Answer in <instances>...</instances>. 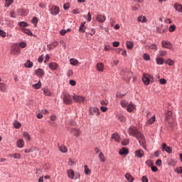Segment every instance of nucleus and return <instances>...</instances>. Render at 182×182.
Here are the masks:
<instances>
[{"label": "nucleus", "instance_id": "34", "mask_svg": "<svg viewBox=\"0 0 182 182\" xmlns=\"http://www.w3.org/2000/svg\"><path fill=\"white\" fill-rule=\"evenodd\" d=\"M117 119L119 120V122H122V123H124V122H126V117L119 114L117 116Z\"/></svg>", "mask_w": 182, "mask_h": 182}, {"label": "nucleus", "instance_id": "14", "mask_svg": "<svg viewBox=\"0 0 182 182\" xmlns=\"http://www.w3.org/2000/svg\"><path fill=\"white\" fill-rule=\"evenodd\" d=\"M6 90H8V85L4 82H0V92L5 93L6 92Z\"/></svg>", "mask_w": 182, "mask_h": 182}, {"label": "nucleus", "instance_id": "57", "mask_svg": "<svg viewBox=\"0 0 182 182\" xmlns=\"http://www.w3.org/2000/svg\"><path fill=\"white\" fill-rule=\"evenodd\" d=\"M151 171H152L154 173H156V171H159V168H157V166H152L151 167Z\"/></svg>", "mask_w": 182, "mask_h": 182}, {"label": "nucleus", "instance_id": "6", "mask_svg": "<svg viewBox=\"0 0 182 182\" xmlns=\"http://www.w3.org/2000/svg\"><path fill=\"white\" fill-rule=\"evenodd\" d=\"M50 14L53 15V16H56V15H59V12H60V9L59 7L56 6H53L50 9H49Z\"/></svg>", "mask_w": 182, "mask_h": 182}, {"label": "nucleus", "instance_id": "29", "mask_svg": "<svg viewBox=\"0 0 182 182\" xmlns=\"http://www.w3.org/2000/svg\"><path fill=\"white\" fill-rule=\"evenodd\" d=\"M24 66L28 69H31V68L33 66V63L28 60L25 63Z\"/></svg>", "mask_w": 182, "mask_h": 182}, {"label": "nucleus", "instance_id": "61", "mask_svg": "<svg viewBox=\"0 0 182 182\" xmlns=\"http://www.w3.org/2000/svg\"><path fill=\"white\" fill-rule=\"evenodd\" d=\"M70 85H71V86H76V81H75V80H70Z\"/></svg>", "mask_w": 182, "mask_h": 182}, {"label": "nucleus", "instance_id": "50", "mask_svg": "<svg viewBox=\"0 0 182 182\" xmlns=\"http://www.w3.org/2000/svg\"><path fill=\"white\" fill-rule=\"evenodd\" d=\"M84 168H85V173L87 176L90 173V169H89V168H87V165H85Z\"/></svg>", "mask_w": 182, "mask_h": 182}, {"label": "nucleus", "instance_id": "15", "mask_svg": "<svg viewBox=\"0 0 182 182\" xmlns=\"http://www.w3.org/2000/svg\"><path fill=\"white\" fill-rule=\"evenodd\" d=\"M119 154L120 156H127V154H129V149L126 147H123L122 149H121L119 150Z\"/></svg>", "mask_w": 182, "mask_h": 182}, {"label": "nucleus", "instance_id": "2", "mask_svg": "<svg viewBox=\"0 0 182 182\" xmlns=\"http://www.w3.org/2000/svg\"><path fill=\"white\" fill-rule=\"evenodd\" d=\"M67 176L71 180H77V178H80V173L79 172H75L73 169H68L67 171Z\"/></svg>", "mask_w": 182, "mask_h": 182}, {"label": "nucleus", "instance_id": "45", "mask_svg": "<svg viewBox=\"0 0 182 182\" xmlns=\"http://www.w3.org/2000/svg\"><path fill=\"white\" fill-rule=\"evenodd\" d=\"M99 158L100 159V161H102V163H105V161H106V160L104 159L105 158V155L103 154L102 152L100 153Z\"/></svg>", "mask_w": 182, "mask_h": 182}, {"label": "nucleus", "instance_id": "43", "mask_svg": "<svg viewBox=\"0 0 182 182\" xmlns=\"http://www.w3.org/2000/svg\"><path fill=\"white\" fill-rule=\"evenodd\" d=\"M14 126L15 129H21V127L22 126V124H21V123H19L18 121H15L14 122Z\"/></svg>", "mask_w": 182, "mask_h": 182}, {"label": "nucleus", "instance_id": "46", "mask_svg": "<svg viewBox=\"0 0 182 182\" xmlns=\"http://www.w3.org/2000/svg\"><path fill=\"white\" fill-rule=\"evenodd\" d=\"M127 49H133V43L132 41H127Z\"/></svg>", "mask_w": 182, "mask_h": 182}, {"label": "nucleus", "instance_id": "20", "mask_svg": "<svg viewBox=\"0 0 182 182\" xmlns=\"http://www.w3.org/2000/svg\"><path fill=\"white\" fill-rule=\"evenodd\" d=\"M97 22L103 23L106 21V16L105 15L99 14L97 16Z\"/></svg>", "mask_w": 182, "mask_h": 182}, {"label": "nucleus", "instance_id": "41", "mask_svg": "<svg viewBox=\"0 0 182 182\" xmlns=\"http://www.w3.org/2000/svg\"><path fill=\"white\" fill-rule=\"evenodd\" d=\"M156 122V116H153L151 119H149L147 122L148 124H153Z\"/></svg>", "mask_w": 182, "mask_h": 182}, {"label": "nucleus", "instance_id": "38", "mask_svg": "<svg viewBox=\"0 0 182 182\" xmlns=\"http://www.w3.org/2000/svg\"><path fill=\"white\" fill-rule=\"evenodd\" d=\"M165 63L166 65H168L169 66H173V65H174V60L168 58L166 60Z\"/></svg>", "mask_w": 182, "mask_h": 182}, {"label": "nucleus", "instance_id": "52", "mask_svg": "<svg viewBox=\"0 0 182 182\" xmlns=\"http://www.w3.org/2000/svg\"><path fill=\"white\" fill-rule=\"evenodd\" d=\"M143 58L144 59V60H150V55H149V54L147 53H144L143 55Z\"/></svg>", "mask_w": 182, "mask_h": 182}, {"label": "nucleus", "instance_id": "30", "mask_svg": "<svg viewBox=\"0 0 182 182\" xmlns=\"http://www.w3.org/2000/svg\"><path fill=\"white\" fill-rule=\"evenodd\" d=\"M127 112H129V113H132V112H133V110H134V105L130 103L128 105V107L127 108Z\"/></svg>", "mask_w": 182, "mask_h": 182}, {"label": "nucleus", "instance_id": "8", "mask_svg": "<svg viewBox=\"0 0 182 182\" xmlns=\"http://www.w3.org/2000/svg\"><path fill=\"white\" fill-rule=\"evenodd\" d=\"M161 150L162 151H166L168 154H171L173 153V148H171V146H167V144L166 143L162 144Z\"/></svg>", "mask_w": 182, "mask_h": 182}, {"label": "nucleus", "instance_id": "26", "mask_svg": "<svg viewBox=\"0 0 182 182\" xmlns=\"http://www.w3.org/2000/svg\"><path fill=\"white\" fill-rule=\"evenodd\" d=\"M85 24H86V22L81 23L80 26L79 28L80 32H82L83 33L86 32V27H85Z\"/></svg>", "mask_w": 182, "mask_h": 182}, {"label": "nucleus", "instance_id": "16", "mask_svg": "<svg viewBox=\"0 0 182 182\" xmlns=\"http://www.w3.org/2000/svg\"><path fill=\"white\" fill-rule=\"evenodd\" d=\"M168 166H171V167H174L176 164H177V161L173 159H168L166 161Z\"/></svg>", "mask_w": 182, "mask_h": 182}, {"label": "nucleus", "instance_id": "54", "mask_svg": "<svg viewBox=\"0 0 182 182\" xmlns=\"http://www.w3.org/2000/svg\"><path fill=\"white\" fill-rule=\"evenodd\" d=\"M149 49H153L154 50H157V46H156V44L152 43L149 46Z\"/></svg>", "mask_w": 182, "mask_h": 182}, {"label": "nucleus", "instance_id": "12", "mask_svg": "<svg viewBox=\"0 0 182 182\" xmlns=\"http://www.w3.org/2000/svg\"><path fill=\"white\" fill-rule=\"evenodd\" d=\"M134 154L135 157H137L138 159H141L143 156H144V151L141 149H138L135 151Z\"/></svg>", "mask_w": 182, "mask_h": 182}, {"label": "nucleus", "instance_id": "13", "mask_svg": "<svg viewBox=\"0 0 182 182\" xmlns=\"http://www.w3.org/2000/svg\"><path fill=\"white\" fill-rule=\"evenodd\" d=\"M71 133H73L74 136H75V137H79V136H80V134H82V131H80V129H79L72 128Z\"/></svg>", "mask_w": 182, "mask_h": 182}, {"label": "nucleus", "instance_id": "58", "mask_svg": "<svg viewBox=\"0 0 182 182\" xmlns=\"http://www.w3.org/2000/svg\"><path fill=\"white\" fill-rule=\"evenodd\" d=\"M0 36H1V38H5V36H6V33L2 30H0Z\"/></svg>", "mask_w": 182, "mask_h": 182}, {"label": "nucleus", "instance_id": "9", "mask_svg": "<svg viewBox=\"0 0 182 182\" xmlns=\"http://www.w3.org/2000/svg\"><path fill=\"white\" fill-rule=\"evenodd\" d=\"M73 99L76 103H83L85 102V97L80 95H74Z\"/></svg>", "mask_w": 182, "mask_h": 182}, {"label": "nucleus", "instance_id": "42", "mask_svg": "<svg viewBox=\"0 0 182 182\" xmlns=\"http://www.w3.org/2000/svg\"><path fill=\"white\" fill-rule=\"evenodd\" d=\"M175 173L177 174H182V166L177 167L174 169Z\"/></svg>", "mask_w": 182, "mask_h": 182}, {"label": "nucleus", "instance_id": "21", "mask_svg": "<svg viewBox=\"0 0 182 182\" xmlns=\"http://www.w3.org/2000/svg\"><path fill=\"white\" fill-rule=\"evenodd\" d=\"M96 68L98 72H103V70H105V65L102 63H98L96 65Z\"/></svg>", "mask_w": 182, "mask_h": 182}, {"label": "nucleus", "instance_id": "7", "mask_svg": "<svg viewBox=\"0 0 182 182\" xmlns=\"http://www.w3.org/2000/svg\"><path fill=\"white\" fill-rule=\"evenodd\" d=\"M11 53L14 55H19V53H21V48H19V46H18V45H14L11 48Z\"/></svg>", "mask_w": 182, "mask_h": 182}, {"label": "nucleus", "instance_id": "59", "mask_svg": "<svg viewBox=\"0 0 182 182\" xmlns=\"http://www.w3.org/2000/svg\"><path fill=\"white\" fill-rule=\"evenodd\" d=\"M38 62L39 63H42V62H43V55H40V56L38 57Z\"/></svg>", "mask_w": 182, "mask_h": 182}, {"label": "nucleus", "instance_id": "27", "mask_svg": "<svg viewBox=\"0 0 182 182\" xmlns=\"http://www.w3.org/2000/svg\"><path fill=\"white\" fill-rule=\"evenodd\" d=\"M49 68L51 69V70H56V69H58V63H51L49 64Z\"/></svg>", "mask_w": 182, "mask_h": 182}, {"label": "nucleus", "instance_id": "4", "mask_svg": "<svg viewBox=\"0 0 182 182\" xmlns=\"http://www.w3.org/2000/svg\"><path fill=\"white\" fill-rule=\"evenodd\" d=\"M152 80H154V78L150 74H145L142 77V82L146 85V86H149V85H150V81Z\"/></svg>", "mask_w": 182, "mask_h": 182}, {"label": "nucleus", "instance_id": "35", "mask_svg": "<svg viewBox=\"0 0 182 182\" xmlns=\"http://www.w3.org/2000/svg\"><path fill=\"white\" fill-rule=\"evenodd\" d=\"M11 4H14V0H6L4 6H6V8H9V6Z\"/></svg>", "mask_w": 182, "mask_h": 182}, {"label": "nucleus", "instance_id": "22", "mask_svg": "<svg viewBox=\"0 0 182 182\" xmlns=\"http://www.w3.org/2000/svg\"><path fill=\"white\" fill-rule=\"evenodd\" d=\"M112 139L115 140L117 143H120V136L117 133H114L112 135Z\"/></svg>", "mask_w": 182, "mask_h": 182}, {"label": "nucleus", "instance_id": "28", "mask_svg": "<svg viewBox=\"0 0 182 182\" xmlns=\"http://www.w3.org/2000/svg\"><path fill=\"white\" fill-rule=\"evenodd\" d=\"M9 157H14V159H16L17 160H21V159H22V156H21V154H9Z\"/></svg>", "mask_w": 182, "mask_h": 182}, {"label": "nucleus", "instance_id": "11", "mask_svg": "<svg viewBox=\"0 0 182 182\" xmlns=\"http://www.w3.org/2000/svg\"><path fill=\"white\" fill-rule=\"evenodd\" d=\"M173 117V112L171 111H168L165 114V122L169 123L170 120H171Z\"/></svg>", "mask_w": 182, "mask_h": 182}, {"label": "nucleus", "instance_id": "53", "mask_svg": "<svg viewBox=\"0 0 182 182\" xmlns=\"http://www.w3.org/2000/svg\"><path fill=\"white\" fill-rule=\"evenodd\" d=\"M169 32H174L176 31V25H172L168 28Z\"/></svg>", "mask_w": 182, "mask_h": 182}, {"label": "nucleus", "instance_id": "63", "mask_svg": "<svg viewBox=\"0 0 182 182\" xmlns=\"http://www.w3.org/2000/svg\"><path fill=\"white\" fill-rule=\"evenodd\" d=\"M69 8V4L66 3L63 5V9H65V11L68 10Z\"/></svg>", "mask_w": 182, "mask_h": 182}, {"label": "nucleus", "instance_id": "5", "mask_svg": "<svg viewBox=\"0 0 182 182\" xmlns=\"http://www.w3.org/2000/svg\"><path fill=\"white\" fill-rule=\"evenodd\" d=\"M89 112L91 116H99L100 114V110L96 107H90Z\"/></svg>", "mask_w": 182, "mask_h": 182}, {"label": "nucleus", "instance_id": "39", "mask_svg": "<svg viewBox=\"0 0 182 182\" xmlns=\"http://www.w3.org/2000/svg\"><path fill=\"white\" fill-rule=\"evenodd\" d=\"M18 26H20L21 28H26L28 26V24L25 21H20L18 22Z\"/></svg>", "mask_w": 182, "mask_h": 182}, {"label": "nucleus", "instance_id": "47", "mask_svg": "<svg viewBox=\"0 0 182 182\" xmlns=\"http://www.w3.org/2000/svg\"><path fill=\"white\" fill-rule=\"evenodd\" d=\"M59 150H60V151H61V153H66L68 151V149L65 148V146H60Z\"/></svg>", "mask_w": 182, "mask_h": 182}, {"label": "nucleus", "instance_id": "25", "mask_svg": "<svg viewBox=\"0 0 182 182\" xmlns=\"http://www.w3.org/2000/svg\"><path fill=\"white\" fill-rule=\"evenodd\" d=\"M125 178L127 180L128 182H133L134 181V178L132 176V174L130 173H126L125 174Z\"/></svg>", "mask_w": 182, "mask_h": 182}, {"label": "nucleus", "instance_id": "18", "mask_svg": "<svg viewBox=\"0 0 182 182\" xmlns=\"http://www.w3.org/2000/svg\"><path fill=\"white\" fill-rule=\"evenodd\" d=\"M56 46H59V42L58 41H55L47 45V48H48V49H54V48H56Z\"/></svg>", "mask_w": 182, "mask_h": 182}, {"label": "nucleus", "instance_id": "3", "mask_svg": "<svg viewBox=\"0 0 182 182\" xmlns=\"http://www.w3.org/2000/svg\"><path fill=\"white\" fill-rule=\"evenodd\" d=\"M73 97L70 94L66 92L63 95V100L64 105H72L73 103Z\"/></svg>", "mask_w": 182, "mask_h": 182}, {"label": "nucleus", "instance_id": "31", "mask_svg": "<svg viewBox=\"0 0 182 182\" xmlns=\"http://www.w3.org/2000/svg\"><path fill=\"white\" fill-rule=\"evenodd\" d=\"M38 17L36 16L33 17V19L31 20V23L34 25L35 28L38 26Z\"/></svg>", "mask_w": 182, "mask_h": 182}, {"label": "nucleus", "instance_id": "37", "mask_svg": "<svg viewBox=\"0 0 182 182\" xmlns=\"http://www.w3.org/2000/svg\"><path fill=\"white\" fill-rule=\"evenodd\" d=\"M41 86H42V82H41V81H38L37 83L33 85V89H40Z\"/></svg>", "mask_w": 182, "mask_h": 182}, {"label": "nucleus", "instance_id": "56", "mask_svg": "<svg viewBox=\"0 0 182 182\" xmlns=\"http://www.w3.org/2000/svg\"><path fill=\"white\" fill-rule=\"evenodd\" d=\"M160 56H166L167 55V51L166 50H159Z\"/></svg>", "mask_w": 182, "mask_h": 182}, {"label": "nucleus", "instance_id": "36", "mask_svg": "<svg viewBox=\"0 0 182 182\" xmlns=\"http://www.w3.org/2000/svg\"><path fill=\"white\" fill-rule=\"evenodd\" d=\"M23 136L24 139H26V140H27L28 141L31 140V136H29V134L28 132H24Z\"/></svg>", "mask_w": 182, "mask_h": 182}, {"label": "nucleus", "instance_id": "60", "mask_svg": "<svg viewBox=\"0 0 182 182\" xmlns=\"http://www.w3.org/2000/svg\"><path fill=\"white\" fill-rule=\"evenodd\" d=\"M141 181H142V182H149V178H147V176H144L141 178Z\"/></svg>", "mask_w": 182, "mask_h": 182}, {"label": "nucleus", "instance_id": "33", "mask_svg": "<svg viewBox=\"0 0 182 182\" xmlns=\"http://www.w3.org/2000/svg\"><path fill=\"white\" fill-rule=\"evenodd\" d=\"M70 65H73V66H76V65H77V63H79V61L76 59L71 58L70 60Z\"/></svg>", "mask_w": 182, "mask_h": 182}, {"label": "nucleus", "instance_id": "51", "mask_svg": "<svg viewBox=\"0 0 182 182\" xmlns=\"http://www.w3.org/2000/svg\"><path fill=\"white\" fill-rule=\"evenodd\" d=\"M24 33H26V35H28L29 36H33V33H32V31L28 29L24 30Z\"/></svg>", "mask_w": 182, "mask_h": 182}, {"label": "nucleus", "instance_id": "23", "mask_svg": "<svg viewBox=\"0 0 182 182\" xmlns=\"http://www.w3.org/2000/svg\"><path fill=\"white\" fill-rule=\"evenodd\" d=\"M174 9H176V11H177L178 12H182V5L179 4L178 3H175L174 4Z\"/></svg>", "mask_w": 182, "mask_h": 182}, {"label": "nucleus", "instance_id": "19", "mask_svg": "<svg viewBox=\"0 0 182 182\" xmlns=\"http://www.w3.org/2000/svg\"><path fill=\"white\" fill-rule=\"evenodd\" d=\"M24 144H25V141H23V139H19L18 140H17L16 146L17 147H18V149L23 148Z\"/></svg>", "mask_w": 182, "mask_h": 182}, {"label": "nucleus", "instance_id": "1", "mask_svg": "<svg viewBox=\"0 0 182 182\" xmlns=\"http://www.w3.org/2000/svg\"><path fill=\"white\" fill-rule=\"evenodd\" d=\"M127 133L129 136H134V137H136L143 149H146V138H144V135L141 134V132H139L137 128L135 127H130L127 130Z\"/></svg>", "mask_w": 182, "mask_h": 182}, {"label": "nucleus", "instance_id": "62", "mask_svg": "<svg viewBox=\"0 0 182 182\" xmlns=\"http://www.w3.org/2000/svg\"><path fill=\"white\" fill-rule=\"evenodd\" d=\"M162 164V162H161V159H158L156 161V166H161Z\"/></svg>", "mask_w": 182, "mask_h": 182}, {"label": "nucleus", "instance_id": "24", "mask_svg": "<svg viewBox=\"0 0 182 182\" xmlns=\"http://www.w3.org/2000/svg\"><path fill=\"white\" fill-rule=\"evenodd\" d=\"M138 22H141L142 23H146L147 22V18L146 16H139L137 18Z\"/></svg>", "mask_w": 182, "mask_h": 182}, {"label": "nucleus", "instance_id": "55", "mask_svg": "<svg viewBox=\"0 0 182 182\" xmlns=\"http://www.w3.org/2000/svg\"><path fill=\"white\" fill-rule=\"evenodd\" d=\"M159 83L161 85H166V83H167V80L164 78H161L159 80Z\"/></svg>", "mask_w": 182, "mask_h": 182}, {"label": "nucleus", "instance_id": "40", "mask_svg": "<svg viewBox=\"0 0 182 182\" xmlns=\"http://www.w3.org/2000/svg\"><path fill=\"white\" fill-rule=\"evenodd\" d=\"M120 105L122 107H127L129 106V103L126 100H122Z\"/></svg>", "mask_w": 182, "mask_h": 182}, {"label": "nucleus", "instance_id": "44", "mask_svg": "<svg viewBox=\"0 0 182 182\" xmlns=\"http://www.w3.org/2000/svg\"><path fill=\"white\" fill-rule=\"evenodd\" d=\"M43 95H45V96H50L51 93L50 91H49V90L44 88L43 89Z\"/></svg>", "mask_w": 182, "mask_h": 182}, {"label": "nucleus", "instance_id": "48", "mask_svg": "<svg viewBox=\"0 0 182 182\" xmlns=\"http://www.w3.org/2000/svg\"><path fill=\"white\" fill-rule=\"evenodd\" d=\"M18 46L21 48L22 49L26 48V42L22 41L18 43Z\"/></svg>", "mask_w": 182, "mask_h": 182}, {"label": "nucleus", "instance_id": "10", "mask_svg": "<svg viewBox=\"0 0 182 182\" xmlns=\"http://www.w3.org/2000/svg\"><path fill=\"white\" fill-rule=\"evenodd\" d=\"M161 45H162V48H166V49H172L173 48V45H171V43H170V41H162Z\"/></svg>", "mask_w": 182, "mask_h": 182}, {"label": "nucleus", "instance_id": "17", "mask_svg": "<svg viewBox=\"0 0 182 182\" xmlns=\"http://www.w3.org/2000/svg\"><path fill=\"white\" fill-rule=\"evenodd\" d=\"M36 75L38 76L39 77H42L45 75V72L42 70V68H38L35 70Z\"/></svg>", "mask_w": 182, "mask_h": 182}, {"label": "nucleus", "instance_id": "64", "mask_svg": "<svg viewBox=\"0 0 182 182\" xmlns=\"http://www.w3.org/2000/svg\"><path fill=\"white\" fill-rule=\"evenodd\" d=\"M100 110H101V112H107V107H104V106H102V107H100Z\"/></svg>", "mask_w": 182, "mask_h": 182}, {"label": "nucleus", "instance_id": "49", "mask_svg": "<svg viewBox=\"0 0 182 182\" xmlns=\"http://www.w3.org/2000/svg\"><path fill=\"white\" fill-rule=\"evenodd\" d=\"M130 143V139H126L124 141H122V146H127Z\"/></svg>", "mask_w": 182, "mask_h": 182}, {"label": "nucleus", "instance_id": "32", "mask_svg": "<svg viewBox=\"0 0 182 182\" xmlns=\"http://www.w3.org/2000/svg\"><path fill=\"white\" fill-rule=\"evenodd\" d=\"M157 65H163L164 63V58H156V59Z\"/></svg>", "mask_w": 182, "mask_h": 182}]
</instances>
